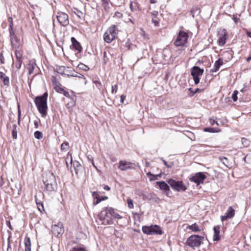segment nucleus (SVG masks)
Masks as SVG:
<instances>
[{"label": "nucleus", "instance_id": "f257e3e1", "mask_svg": "<svg viewBox=\"0 0 251 251\" xmlns=\"http://www.w3.org/2000/svg\"><path fill=\"white\" fill-rule=\"evenodd\" d=\"M43 182L48 191L51 192L55 191L57 189V185L56 178L52 172L47 171L43 174Z\"/></svg>", "mask_w": 251, "mask_h": 251}, {"label": "nucleus", "instance_id": "f03ea898", "mask_svg": "<svg viewBox=\"0 0 251 251\" xmlns=\"http://www.w3.org/2000/svg\"><path fill=\"white\" fill-rule=\"evenodd\" d=\"M48 96V93L45 92L42 96L36 97L34 100L37 109L42 117H45L47 115Z\"/></svg>", "mask_w": 251, "mask_h": 251}, {"label": "nucleus", "instance_id": "7ed1b4c3", "mask_svg": "<svg viewBox=\"0 0 251 251\" xmlns=\"http://www.w3.org/2000/svg\"><path fill=\"white\" fill-rule=\"evenodd\" d=\"M112 213L113 208L112 207H105L99 215V218L104 225H111L113 223Z\"/></svg>", "mask_w": 251, "mask_h": 251}, {"label": "nucleus", "instance_id": "20e7f679", "mask_svg": "<svg viewBox=\"0 0 251 251\" xmlns=\"http://www.w3.org/2000/svg\"><path fill=\"white\" fill-rule=\"evenodd\" d=\"M118 30L117 26L112 25L108 28L103 35V39L107 43H110L115 40L118 34Z\"/></svg>", "mask_w": 251, "mask_h": 251}, {"label": "nucleus", "instance_id": "39448f33", "mask_svg": "<svg viewBox=\"0 0 251 251\" xmlns=\"http://www.w3.org/2000/svg\"><path fill=\"white\" fill-rule=\"evenodd\" d=\"M203 239L204 237L202 236L198 235H192L187 238L185 245L190 248L195 249V248H198L201 246Z\"/></svg>", "mask_w": 251, "mask_h": 251}, {"label": "nucleus", "instance_id": "423d86ee", "mask_svg": "<svg viewBox=\"0 0 251 251\" xmlns=\"http://www.w3.org/2000/svg\"><path fill=\"white\" fill-rule=\"evenodd\" d=\"M168 184L175 190L180 192L184 191L186 187L181 181H176L172 179L167 180Z\"/></svg>", "mask_w": 251, "mask_h": 251}, {"label": "nucleus", "instance_id": "0eeeda50", "mask_svg": "<svg viewBox=\"0 0 251 251\" xmlns=\"http://www.w3.org/2000/svg\"><path fill=\"white\" fill-rule=\"evenodd\" d=\"M188 38V34L186 32L180 31L174 44L176 47L183 46L186 43Z\"/></svg>", "mask_w": 251, "mask_h": 251}, {"label": "nucleus", "instance_id": "6e6552de", "mask_svg": "<svg viewBox=\"0 0 251 251\" xmlns=\"http://www.w3.org/2000/svg\"><path fill=\"white\" fill-rule=\"evenodd\" d=\"M203 72V69H201L198 66H194L192 68L191 75L193 76L195 84H198L200 82L199 76L202 75Z\"/></svg>", "mask_w": 251, "mask_h": 251}, {"label": "nucleus", "instance_id": "1a4fd4ad", "mask_svg": "<svg viewBox=\"0 0 251 251\" xmlns=\"http://www.w3.org/2000/svg\"><path fill=\"white\" fill-rule=\"evenodd\" d=\"M56 18L59 24L63 26H66L69 24V16L65 12H57Z\"/></svg>", "mask_w": 251, "mask_h": 251}, {"label": "nucleus", "instance_id": "9d476101", "mask_svg": "<svg viewBox=\"0 0 251 251\" xmlns=\"http://www.w3.org/2000/svg\"><path fill=\"white\" fill-rule=\"evenodd\" d=\"M206 178V176L203 173L199 172L195 174L194 176L190 177L189 180L197 184V185L201 183H202L204 179Z\"/></svg>", "mask_w": 251, "mask_h": 251}, {"label": "nucleus", "instance_id": "9b49d317", "mask_svg": "<svg viewBox=\"0 0 251 251\" xmlns=\"http://www.w3.org/2000/svg\"><path fill=\"white\" fill-rule=\"evenodd\" d=\"M35 200L38 207V210L42 212L44 210L43 206V200H44V194L43 193L39 191L35 195Z\"/></svg>", "mask_w": 251, "mask_h": 251}, {"label": "nucleus", "instance_id": "f8f14e48", "mask_svg": "<svg viewBox=\"0 0 251 251\" xmlns=\"http://www.w3.org/2000/svg\"><path fill=\"white\" fill-rule=\"evenodd\" d=\"M52 232L56 236L59 235H61L64 232L63 224L61 222H58L57 224L54 225L52 226Z\"/></svg>", "mask_w": 251, "mask_h": 251}, {"label": "nucleus", "instance_id": "ddd939ff", "mask_svg": "<svg viewBox=\"0 0 251 251\" xmlns=\"http://www.w3.org/2000/svg\"><path fill=\"white\" fill-rule=\"evenodd\" d=\"M10 33L11 44L13 50H18L20 46V40L17 38L14 32Z\"/></svg>", "mask_w": 251, "mask_h": 251}, {"label": "nucleus", "instance_id": "4468645a", "mask_svg": "<svg viewBox=\"0 0 251 251\" xmlns=\"http://www.w3.org/2000/svg\"><path fill=\"white\" fill-rule=\"evenodd\" d=\"M133 163L126 161L120 160L118 168L122 171H126L132 169Z\"/></svg>", "mask_w": 251, "mask_h": 251}, {"label": "nucleus", "instance_id": "2eb2a0df", "mask_svg": "<svg viewBox=\"0 0 251 251\" xmlns=\"http://www.w3.org/2000/svg\"><path fill=\"white\" fill-rule=\"evenodd\" d=\"M218 43L220 46H224L226 42L227 39V33L225 29H223L219 33Z\"/></svg>", "mask_w": 251, "mask_h": 251}, {"label": "nucleus", "instance_id": "dca6fc26", "mask_svg": "<svg viewBox=\"0 0 251 251\" xmlns=\"http://www.w3.org/2000/svg\"><path fill=\"white\" fill-rule=\"evenodd\" d=\"M234 215L235 211L234 209L231 206H229L225 214L221 217V221L223 222L226 220L228 218H232L234 217Z\"/></svg>", "mask_w": 251, "mask_h": 251}, {"label": "nucleus", "instance_id": "f3484780", "mask_svg": "<svg viewBox=\"0 0 251 251\" xmlns=\"http://www.w3.org/2000/svg\"><path fill=\"white\" fill-rule=\"evenodd\" d=\"M159 188L163 191V192L167 193L170 191V188L168 184L164 181H157L156 182Z\"/></svg>", "mask_w": 251, "mask_h": 251}, {"label": "nucleus", "instance_id": "a211bd4d", "mask_svg": "<svg viewBox=\"0 0 251 251\" xmlns=\"http://www.w3.org/2000/svg\"><path fill=\"white\" fill-rule=\"evenodd\" d=\"M71 41L73 49L77 50L78 52H81L82 47L79 43L75 39V37H73L71 38Z\"/></svg>", "mask_w": 251, "mask_h": 251}, {"label": "nucleus", "instance_id": "6ab92c4d", "mask_svg": "<svg viewBox=\"0 0 251 251\" xmlns=\"http://www.w3.org/2000/svg\"><path fill=\"white\" fill-rule=\"evenodd\" d=\"M223 64V60L222 58H219L217 61H215L213 68L210 70L211 72H216L218 71L220 66Z\"/></svg>", "mask_w": 251, "mask_h": 251}, {"label": "nucleus", "instance_id": "aec40b11", "mask_svg": "<svg viewBox=\"0 0 251 251\" xmlns=\"http://www.w3.org/2000/svg\"><path fill=\"white\" fill-rule=\"evenodd\" d=\"M151 231H152V234L162 235L163 234L162 230H161L160 226L156 225H151Z\"/></svg>", "mask_w": 251, "mask_h": 251}, {"label": "nucleus", "instance_id": "412c9836", "mask_svg": "<svg viewBox=\"0 0 251 251\" xmlns=\"http://www.w3.org/2000/svg\"><path fill=\"white\" fill-rule=\"evenodd\" d=\"M220 226H217L214 227V236H213V240L214 241H219L220 239Z\"/></svg>", "mask_w": 251, "mask_h": 251}, {"label": "nucleus", "instance_id": "4be33fe9", "mask_svg": "<svg viewBox=\"0 0 251 251\" xmlns=\"http://www.w3.org/2000/svg\"><path fill=\"white\" fill-rule=\"evenodd\" d=\"M187 228L191 230L193 232H199L201 231V228L199 226L197 223H194L192 225H189L187 226Z\"/></svg>", "mask_w": 251, "mask_h": 251}, {"label": "nucleus", "instance_id": "5701e85b", "mask_svg": "<svg viewBox=\"0 0 251 251\" xmlns=\"http://www.w3.org/2000/svg\"><path fill=\"white\" fill-rule=\"evenodd\" d=\"M200 12V9L197 6H193L190 10L191 15L193 18H194L196 16L199 15Z\"/></svg>", "mask_w": 251, "mask_h": 251}, {"label": "nucleus", "instance_id": "b1692460", "mask_svg": "<svg viewBox=\"0 0 251 251\" xmlns=\"http://www.w3.org/2000/svg\"><path fill=\"white\" fill-rule=\"evenodd\" d=\"M0 78L2 80L4 85H8L9 83V77L3 72H0Z\"/></svg>", "mask_w": 251, "mask_h": 251}, {"label": "nucleus", "instance_id": "393cba45", "mask_svg": "<svg viewBox=\"0 0 251 251\" xmlns=\"http://www.w3.org/2000/svg\"><path fill=\"white\" fill-rule=\"evenodd\" d=\"M25 251H31V242L29 237H26L24 240Z\"/></svg>", "mask_w": 251, "mask_h": 251}, {"label": "nucleus", "instance_id": "a878e982", "mask_svg": "<svg viewBox=\"0 0 251 251\" xmlns=\"http://www.w3.org/2000/svg\"><path fill=\"white\" fill-rule=\"evenodd\" d=\"M15 50V55L16 57L17 61L19 63V66H17V68L20 69L21 68L22 63V60L21 59V55H21V53L20 52V51H18L17 50Z\"/></svg>", "mask_w": 251, "mask_h": 251}, {"label": "nucleus", "instance_id": "bb28decb", "mask_svg": "<svg viewBox=\"0 0 251 251\" xmlns=\"http://www.w3.org/2000/svg\"><path fill=\"white\" fill-rule=\"evenodd\" d=\"M142 231L144 233L147 235H152L151 231V226H143Z\"/></svg>", "mask_w": 251, "mask_h": 251}, {"label": "nucleus", "instance_id": "cd10ccee", "mask_svg": "<svg viewBox=\"0 0 251 251\" xmlns=\"http://www.w3.org/2000/svg\"><path fill=\"white\" fill-rule=\"evenodd\" d=\"M53 82L55 84V91L58 93H62L63 91H64V88L61 86V85L60 83H57L55 81H53Z\"/></svg>", "mask_w": 251, "mask_h": 251}, {"label": "nucleus", "instance_id": "c85d7f7f", "mask_svg": "<svg viewBox=\"0 0 251 251\" xmlns=\"http://www.w3.org/2000/svg\"><path fill=\"white\" fill-rule=\"evenodd\" d=\"M68 71V69L64 66H59L57 68V72L58 73L61 75H67L68 74L66 72Z\"/></svg>", "mask_w": 251, "mask_h": 251}, {"label": "nucleus", "instance_id": "c756f323", "mask_svg": "<svg viewBox=\"0 0 251 251\" xmlns=\"http://www.w3.org/2000/svg\"><path fill=\"white\" fill-rule=\"evenodd\" d=\"M36 64L33 63H29L27 67V69L28 71V74L31 75L33 73L34 69L35 68Z\"/></svg>", "mask_w": 251, "mask_h": 251}, {"label": "nucleus", "instance_id": "7c9ffc66", "mask_svg": "<svg viewBox=\"0 0 251 251\" xmlns=\"http://www.w3.org/2000/svg\"><path fill=\"white\" fill-rule=\"evenodd\" d=\"M92 196L94 199L97 200L96 201H94V204L95 205L98 204L101 201V200H100V198L99 194L97 192H93Z\"/></svg>", "mask_w": 251, "mask_h": 251}, {"label": "nucleus", "instance_id": "2f4dec72", "mask_svg": "<svg viewBox=\"0 0 251 251\" xmlns=\"http://www.w3.org/2000/svg\"><path fill=\"white\" fill-rule=\"evenodd\" d=\"M77 67L80 69H81L85 71H87L89 70V68L87 65H85V64L81 63H79L77 65Z\"/></svg>", "mask_w": 251, "mask_h": 251}, {"label": "nucleus", "instance_id": "473e14b6", "mask_svg": "<svg viewBox=\"0 0 251 251\" xmlns=\"http://www.w3.org/2000/svg\"><path fill=\"white\" fill-rule=\"evenodd\" d=\"M8 22H9L10 24H9V33H11V32H13L14 31H13V22H12V18L11 17H9L8 18Z\"/></svg>", "mask_w": 251, "mask_h": 251}, {"label": "nucleus", "instance_id": "72a5a7b5", "mask_svg": "<svg viewBox=\"0 0 251 251\" xmlns=\"http://www.w3.org/2000/svg\"><path fill=\"white\" fill-rule=\"evenodd\" d=\"M68 76H71L73 77H79V78H83L84 79H85V77L83 75H81L80 74L76 73V74H71L70 73V74H67Z\"/></svg>", "mask_w": 251, "mask_h": 251}, {"label": "nucleus", "instance_id": "f704fd0d", "mask_svg": "<svg viewBox=\"0 0 251 251\" xmlns=\"http://www.w3.org/2000/svg\"><path fill=\"white\" fill-rule=\"evenodd\" d=\"M34 137L37 139H41L43 138V134L41 131H36L34 132Z\"/></svg>", "mask_w": 251, "mask_h": 251}, {"label": "nucleus", "instance_id": "c9c22d12", "mask_svg": "<svg viewBox=\"0 0 251 251\" xmlns=\"http://www.w3.org/2000/svg\"><path fill=\"white\" fill-rule=\"evenodd\" d=\"M12 137L13 139H17V131L16 130V126L14 125L13 126V128L12 132Z\"/></svg>", "mask_w": 251, "mask_h": 251}, {"label": "nucleus", "instance_id": "e433bc0d", "mask_svg": "<svg viewBox=\"0 0 251 251\" xmlns=\"http://www.w3.org/2000/svg\"><path fill=\"white\" fill-rule=\"evenodd\" d=\"M73 166L75 168V170L76 173H77V171L80 170L81 167L80 164L77 161L74 162Z\"/></svg>", "mask_w": 251, "mask_h": 251}, {"label": "nucleus", "instance_id": "4c0bfd02", "mask_svg": "<svg viewBox=\"0 0 251 251\" xmlns=\"http://www.w3.org/2000/svg\"><path fill=\"white\" fill-rule=\"evenodd\" d=\"M238 94V91L237 90H235L233 91V93L232 95V98L234 101H236L237 100V95Z\"/></svg>", "mask_w": 251, "mask_h": 251}, {"label": "nucleus", "instance_id": "58836bf2", "mask_svg": "<svg viewBox=\"0 0 251 251\" xmlns=\"http://www.w3.org/2000/svg\"><path fill=\"white\" fill-rule=\"evenodd\" d=\"M127 203L128 208H129L130 209H132L133 208L134 205L133 203V201L131 199H128L127 200Z\"/></svg>", "mask_w": 251, "mask_h": 251}, {"label": "nucleus", "instance_id": "ea45409f", "mask_svg": "<svg viewBox=\"0 0 251 251\" xmlns=\"http://www.w3.org/2000/svg\"><path fill=\"white\" fill-rule=\"evenodd\" d=\"M69 148V144L68 143H63L61 146L62 150H67Z\"/></svg>", "mask_w": 251, "mask_h": 251}, {"label": "nucleus", "instance_id": "a19ab883", "mask_svg": "<svg viewBox=\"0 0 251 251\" xmlns=\"http://www.w3.org/2000/svg\"><path fill=\"white\" fill-rule=\"evenodd\" d=\"M161 160H162L164 164L167 167V168H172L173 165V163L172 162H171L169 164H168V163L164 159H163L162 158H161Z\"/></svg>", "mask_w": 251, "mask_h": 251}, {"label": "nucleus", "instance_id": "79ce46f5", "mask_svg": "<svg viewBox=\"0 0 251 251\" xmlns=\"http://www.w3.org/2000/svg\"><path fill=\"white\" fill-rule=\"evenodd\" d=\"M204 131H206V132H211V133L216 132L215 128H212V127L205 128L204 129Z\"/></svg>", "mask_w": 251, "mask_h": 251}, {"label": "nucleus", "instance_id": "37998d69", "mask_svg": "<svg viewBox=\"0 0 251 251\" xmlns=\"http://www.w3.org/2000/svg\"><path fill=\"white\" fill-rule=\"evenodd\" d=\"M121 219L122 217L118 213L115 212L114 210L113 209V214L112 213V219Z\"/></svg>", "mask_w": 251, "mask_h": 251}, {"label": "nucleus", "instance_id": "c03bdc74", "mask_svg": "<svg viewBox=\"0 0 251 251\" xmlns=\"http://www.w3.org/2000/svg\"><path fill=\"white\" fill-rule=\"evenodd\" d=\"M241 142H242V144L244 146H248L249 145V142L245 138H242L241 139Z\"/></svg>", "mask_w": 251, "mask_h": 251}, {"label": "nucleus", "instance_id": "a18cd8bd", "mask_svg": "<svg viewBox=\"0 0 251 251\" xmlns=\"http://www.w3.org/2000/svg\"><path fill=\"white\" fill-rule=\"evenodd\" d=\"M161 175H152V176L150 178V181H153L158 179V177H160Z\"/></svg>", "mask_w": 251, "mask_h": 251}, {"label": "nucleus", "instance_id": "49530a36", "mask_svg": "<svg viewBox=\"0 0 251 251\" xmlns=\"http://www.w3.org/2000/svg\"><path fill=\"white\" fill-rule=\"evenodd\" d=\"M4 57L3 56V53L2 52H0V64H3L4 63Z\"/></svg>", "mask_w": 251, "mask_h": 251}, {"label": "nucleus", "instance_id": "de8ad7c7", "mask_svg": "<svg viewBox=\"0 0 251 251\" xmlns=\"http://www.w3.org/2000/svg\"><path fill=\"white\" fill-rule=\"evenodd\" d=\"M117 90H118V85L117 84H115V85L114 86H112V93H116L117 91Z\"/></svg>", "mask_w": 251, "mask_h": 251}, {"label": "nucleus", "instance_id": "09e8293b", "mask_svg": "<svg viewBox=\"0 0 251 251\" xmlns=\"http://www.w3.org/2000/svg\"><path fill=\"white\" fill-rule=\"evenodd\" d=\"M71 251H86L84 248H74Z\"/></svg>", "mask_w": 251, "mask_h": 251}, {"label": "nucleus", "instance_id": "8fccbe9b", "mask_svg": "<svg viewBox=\"0 0 251 251\" xmlns=\"http://www.w3.org/2000/svg\"><path fill=\"white\" fill-rule=\"evenodd\" d=\"M76 15H77V16L78 18H79L80 19L83 17V13L82 12H81L80 11L77 10V13H76Z\"/></svg>", "mask_w": 251, "mask_h": 251}, {"label": "nucleus", "instance_id": "3c124183", "mask_svg": "<svg viewBox=\"0 0 251 251\" xmlns=\"http://www.w3.org/2000/svg\"><path fill=\"white\" fill-rule=\"evenodd\" d=\"M115 16L120 18L122 17L123 14L121 12L117 11L115 13Z\"/></svg>", "mask_w": 251, "mask_h": 251}, {"label": "nucleus", "instance_id": "603ef678", "mask_svg": "<svg viewBox=\"0 0 251 251\" xmlns=\"http://www.w3.org/2000/svg\"><path fill=\"white\" fill-rule=\"evenodd\" d=\"M210 123L212 126H213L215 123H216L217 125H219L217 122L215 121L214 119H210Z\"/></svg>", "mask_w": 251, "mask_h": 251}, {"label": "nucleus", "instance_id": "864d4df0", "mask_svg": "<svg viewBox=\"0 0 251 251\" xmlns=\"http://www.w3.org/2000/svg\"><path fill=\"white\" fill-rule=\"evenodd\" d=\"M126 98V96L124 95H122L120 97V101L121 103H123L124 102V100Z\"/></svg>", "mask_w": 251, "mask_h": 251}, {"label": "nucleus", "instance_id": "5fc2aeb1", "mask_svg": "<svg viewBox=\"0 0 251 251\" xmlns=\"http://www.w3.org/2000/svg\"><path fill=\"white\" fill-rule=\"evenodd\" d=\"M62 93H63L65 97H69V92L66 91H65L64 89V91H63V92Z\"/></svg>", "mask_w": 251, "mask_h": 251}, {"label": "nucleus", "instance_id": "6e6d98bb", "mask_svg": "<svg viewBox=\"0 0 251 251\" xmlns=\"http://www.w3.org/2000/svg\"><path fill=\"white\" fill-rule=\"evenodd\" d=\"M34 125L35 128H37L38 127V122L37 121H35L34 122Z\"/></svg>", "mask_w": 251, "mask_h": 251}, {"label": "nucleus", "instance_id": "4d7b16f0", "mask_svg": "<svg viewBox=\"0 0 251 251\" xmlns=\"http://www.w3.org/2000/svg\"><path fill=\"white\" fill-rule=\"evenodd\" d=\"M130 8L132 11L134 10L133 7L132 2L131 1L130 2Z\"/></svg>", "mask_w": 251, "mask_h": 251}, {"label": "nucleus", "instance_id": "13d9d810", "mask_svg": "<svg viewBox=\"0 0 251 251\" xmlns=\"http://www.w3.org/2000/svg\"><path fill=\"white\" fill-rule=\"evenodd\" d=\"M103 188L105 190L107 191H109L110 189V187L108 185H105Z\"/></svg>", "mask_w": 251, "mask_h": 251}, {"label": "nucleus", "instance_id": "bf43d9fd", "mask_svg": "<svg viewBox=\"0 0 251 251\" xmlns=\"http://www.w3.org/2000/svg\"><path fill=\"white\" fill-rule=\"evenodd\" d=\"M201 90L199 88H197L195 90V91L193 93V95H194V94H196L197 93H198L199 92H201Z\"/></svg>", "mask_w": 251, "mask_h": 251}, {"label": "nucleus", "instance_id": "052dcab7", "mask_svg": "<svg viewBox=\"0 0 251 251\" xmlns=\"http://www.w3.org/2000/svg\"><path fill=\"white\" fill-rule=\"evenodd\" d=\"M107 199H108L107 197L104 196V197H101V198H100V200H101V201H103V200H107Z\"/></svg>", "mask_w": 251, "mask_h": 251}, {"label": "nucleus", "instance_id": "680f3d73", "mask_svg": "<svg viewBox=\"0 0 251 251\" xmlns=\"http://www.w3.org/2000/svg\"><path fill=\"white\" fill-rule=\"evenodd\" d=\"M152 174L151 173V172H148L147 174V176L149 177V176H152Z\"/></svg>", "mask_w": 251, "mask_h": 251}, {"label": "nucleus", "instance_id": "e2e57ef3", "mask_svg": "<svg viewBox=\"0 0 251 251\" xmlns=\"http://www.w3.org/2000/svg\"><path fill=\"white\" fill-rule=\"evenodd\" d=\"M251 60V54L250 55V56L247 58V61H250Z\"/></svg>", "mask_w": 251, "mask_h": 251}, {"label": "nucleus", "instance_id": "0e129e2a", "mask_svg": "<svg viewBox=\"0 0 251 251\" xmlns=\"http://www.w3.org/2000/svg\"><path fill=\"white\" fill-rule=\"evenodd\" d=\"M9 249H11V246H10V243L8 242V246H7V251H8Z\"/></svg>", "mask_w": 251, "mask_h": 251}, {"label": "nucleus", "instance_id": "69168bd1", "mask_svg": "<svg viewBox=\"0 0 251 251\" xmlns=\"http://www.w3.org/2000/svg\"><path fill=\"white\" fill-rule=\"evenodd\" d=\"M150 2L151 3H156V0H150Z\"/></svg>", "mask_w": 251, "mask_h": 251}, {"label": "nucleus", "instance_id": "338daca9", "mask_svg": "<svg viewBox=\"0 0 251 251\" xmlns=\"http://www.w3.org/2000/svg\"><path fill=\"white\" fill-rule=\"evenodd\" d=\"M8 226L9 228L12 229V227H11V225H10V223L9 221L8 222Z\"/></svg>", "mask_w": 251, "mask_h": 251}, {"label": "nucleus", "instance_id": "774afa93", "mask_svg": "<svg viewBox=\"0 0 251 251\" xmlns=\"http://www.w3.org/2000/svg\"><path fill=\"white\" fill-rule=\"evenodd\" d=\"M247 35H248L249 37H251V32H247Z\"/></svg>", "mask_w": 251, "mask_h": 251}]
</instances>
